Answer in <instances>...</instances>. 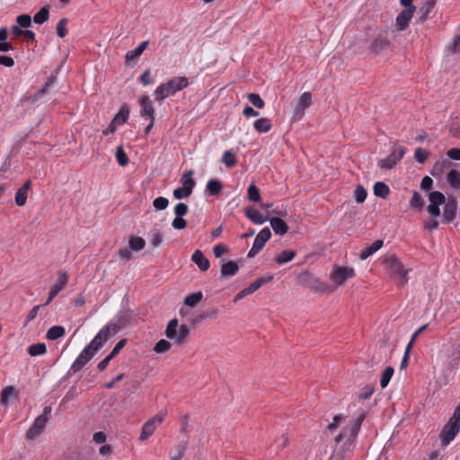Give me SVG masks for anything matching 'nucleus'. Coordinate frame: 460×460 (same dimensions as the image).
<instances>
[{"instance_id":"obj_60","label":"nucleus","mask_w":460,"mask_h":460,"mask_svg":"<svg viewBox=\"0 0 460 460\" xmlns=\"http://www.w3.org/2000/svg\"><path fill=\"white\" fill-rule=\"evenodd\" d=\"M202 313H203V316H205L206 320L207 319L213 320L218 316L219 310L217 307H210V308L204 310Z\"/></svg>"},{"instance_id":"obj_29","label":"nucleus","mask_w":460,"mask_h":460,"mask_svg":"<svg viewBox=\"0 0 460 460\" xmlns=\"http://www.w3.org/2000/svg\"><path fill=\"white\" fill-rule=\"evenodd\" d=\"M221 162L228 168L235 166L237 164L236 153L233 149L225 151Z\"/></svg>"},{"instance_id":"obj_13","label":"nucleus","mask_w":460,"mask_h":460,"mask_svg":"<svg viewBox=\"0 0 460 460\" xmlns=\"http://www.w3.org/2000/svg\"><path fill=\"white\" fill-rule=\"evenodd\" d=\"M390 40L388 39L387 31H381L371 41L369 49L375 55L379 54L381 51L388 48Z\"/></svg>"},{"instance_id":"obj_35","label":"nucleus","mask_w":460,"mask_h":460,"mask_svg":"<svg viewBox=\"0 0 460 460\" xmlns=\"http://www.w3.org/2000/svg\"><path fill=\"white\" fill-rule=\"evenodd\" d=\"M447 180L451 187L460 189V172L457 170H450L447 175Z\"/></svg>"},{"instance_id":"obj_24","label":"nucleus","mask_w":460,"mask_h":460,"mask_svg":"<svg viewBox=\"0 0 460 460\" xmlns=\"http://www.w3.org/2000/svg\"><path fill=\"white\" fill-rule=\"evenodd\" d=\"M148 45L149 41L146 40L141 42L135 49L128 51L125 57L126 62L129 63L131 61H135L136 59H137L142 55V53L146 49Z\"/></svg>"},{"instance_id":"obj_38","label":"nucleus","mask_w":460,"mask_h":460,"mask_svg":"<svg viewBox=\"0 0 460 460\" xmlns=\"http://www.w3.org/2000/svg\"><path fill=\"white\" fill-rule=\"evenodd\" d=\"M203 298L201 291L191 293L188 295L184 299V304L190 307L196 306Z\"/></svg>"},{"instance_id":"obj_57","label":"nucleus","mask_w":460,"mask_h":460,"mask_svg":"<svg viewBox=\"0 0 460 460\" xmlns=\"http://www.w3.org/2000/svg\"><path fill=\"white\" fill-rule=\"evenodd\" d=\"M191 193L187 188L179 187L173 190V197L177 199H181L188 198Z\"/></svg>"},{"instance_id":"obj_62","label":"nucleus","mask_w":460,"mask_h":460,"mask_svg":"<svg viewBox=\"0 0 460 460\" xmlns=\"http://www.w3.org/2000/svg\"><path fill=\"white\" fill-rule=\"evenodd\" d=\"M40 308V305H35V306H33V307L31 309V311L28 313L27 317H26V319H25V321H24V324H23L24 326H27V325H28V323H29L31 321H32V320H34V319L36 318V316H37V314H38V312H39Z\"/></svg>"},{"instance_id":"obj_12","label":"nucleus","mask_w":460,"mask_h":460,"mask_svg":"<svg viewBox=\"0 0 460 460\" xmlns=\"http://www.w3.org/2000/svg\"><path fill=\"white\" fill-rule=\"evenodd\" d=\"M270 236L271 232L270 228L264 227L261 229L253 241L252 247L248 252V257H254L264 247L265 243L270 238Z\"/></svg>"},{"instance_id":"obj_64","label":"nucleus","mask_w":460,"mask_h":460,"mask_svg":"<svg viewBox=\"0 0 460 460\" xmlns=\"http://www.w3.org/2000/svg\"><path fill=\"white\" fill-rule=\"evenodd\" d=\"M127 339H121L113 348L111 352L109 354L113 358L119 353V351L125 347Z\"/></svg>"},{"instance_id":"obj_52","label":"nucleus","mask_w":460,"mask_h":460,"mask_svg":"<svg viewBox=\"0 0 460 460\" xmlns=\"http://www.w3.org/2000/svg\"><path fill=\"white\" fill-rule=\"evenodd\" d=\"M367 196V190L361 185L357 186L354 191V197L358 203H362L366 200Z\"/></svg>"},{"instance_id":"obj_50","label":"nucleus","mask_w":460,"mask_h":460,"mask_svg":"<svg viewBox=\"0 0 460 460\" xmlns=\"http://www.w3.org/2000/svg\"><path fill=\"white\" fill-rule=\"evenodd\" d=\"M186 451V445L180 443L176 446L175 452L171 455V460H181Z\"/></svg>"},{"instance_id":"obj_58","label":"nucleus","mask_w":460,"mask_h":460,"mask_svg":"<svg viewBox=\"0 0 460 460\" xmlns=\"http://www.w3.org/2000/svg\"><path fill=\"white\" fill-rule=\"evenodd\" d=\"M449 162L446 159H443L442 162H438L431 170V174L433 176H438L440 173H442L444 166L448 165Z\"/></svg>"},{"instance_id":"obj_9","label":"nucleus","mask_w":460,"mask_h":460,"mask_svg":"<svg viewBox=\"0 0 460 460\" xmlns=\"http://www.w3.org/2000/svg\"><path fill=\"white\" fill-rule=\"evenodd\" d=\"M129 117V107L127 103H124L119 112L114 116L111 119L110 125L107 128L102 131L104 136L109 135L110 133H113L117 130L119 127L127 122Z\"/></svg>"},{"instance_id":"obj_11","label":"nucleus","mask_w":460,"mask_h":460,"mask_svg":"<svg viewBox=\"0 0 460 460\" xmlns=\"http://www.w3.org/2000/svg\"><path fill=\"white\" fill-rule=\"evenodd\" d=\"M164 419V413L159 412L155 417L148 420L142 427V432L140 434L139 439L144 441L151 437L157 426L160 425Z\"/></svg>"},{"instance_id":"obj_14","label":"nucleus","mask_w":460,"mask_h":460,"mask_svg":"<svg viewBox=\"0 0 460 460\" xmlns=\"http://www.w3.org/2000/svg\"><path fill=\"white\" fill-rule=\"evenodd\" d=\"M68 280V276L66 272H62L58 275L55 284L51 287L49 297L45 305H49L54 297L66 287Z\"/></svg>"},{"instance_id":"obj_45","label":"nucleus","mask_w":460,"mask_h":460,"mask_svg":"<svg viewBox=\"0 0 460 460\" xmlns=\"http://www.w3.org/2000/svg\"><path fill=\"white\" fill-rule=\"evenodd\" d=\"M117 162L120 166H126L128 164V158L127 154L125 153L122 146H119L115 154Z\"/></svg>"},{"instance_id":"obj_56","label":"nucleus","mask_w":460,"mask_h":460,"mask_svg":"<svg viewBox=\"0 0 460 460\" xmlns=\"http://www.w3.org/2000/svg\"><path fill=\"white\" fill-rule=\"evenodd\" d=\"M169 200L164 197H158L153 201V206L157 210H164L168 207Z\"/></svg>"},{"instance_id":"obj_18","label":"nucleus","mask_w":460,"mask_h":460,"mask_svg":"<svg viewBox=\"0 0 460 460\" xmlns=\"http://www.w3.org/2000/svg\"><path fill=\"white\" fill-rule=\"evenodd\" d=\"M413 9H404L396 17V27L398 31H404L413 15Z\"/></svg>"},{"instance_id":"obj_51","label":"nucleus","mask_w":460,"mask_h":460,"mask_svg":"<svg viewBox=\"0 0 460 460\" xmlns=\"http://www.w3.org/2000/svg\"><path fill=\"white\" fill-rule=\"evenodd\" d=\"M429 155V153L426 149L418 147L414 152V158L418 163L423 164L428 159Z\"/></svg>"},{"instance_id":"obj_46","label":"nucleus","mask_w":460,"mask_h":460,"mask_svg":"<svg viewBox=\"0 0 460 460\" xmlns=\"http://www.w3.org/2000/svg\"><path fill=\"white\" fill-rule=\"evenodd\" d=\"M247 195L249 199L252 202H258L261 200L260 190L254 184H251L248 187Z\"/></svg>"},{"instance_id":"obj_61","label":"nucleus","mask_w":460,"mask_h":460,"mask_svg":"<svg viewBox=\"0 0 460 460\" xmlns=\"http://www.w3.org/2000/svg\"><path fill=\"white\" fill-rule=\"evenodd\" d=\"M189 208L185 203H178L174 207V214L177 217H184L188 213Z\"/></svg>"},{"instance_id":"obj_39","label":"nucleus","mask_w":460,"mask_h":460,"mask_svg":"<svg viewBox=\"0 0 460 460\" xmlns=\"http://www.w3.org/2000/svg\"><path fill=\"white\" fill-rule=\"evenodd\" d=\"M254 128L259 132H267L271 128L270 120L267 118H261L254 121Z\"/></svg>"},{"instance_id":"obj_49","label":"nucleus","mask_w":460,"mask_h":460,"mask_svg":"<svg viewBox=\"0 0 460 460\" xmlns=\"http://www.w3.org/2000/svg\"><path fill=\"white\" fill-rule=\"evenodd\" d=\"M410 205L411 208H418V209H420L423 207V205H424L423 199L418 191H416V190L413 191L412 197L410 200Z\"/></svg>"},{"instance_id":"obj_40","label":"nucleus","mask_w":460,"mask_h":460,"mask_svg":"<svg viewBox=\"0 0 460 460\" xmlns=\"http://www.w3.org/2000/svg\"><path fill=\"white\" fill-rule=\"evenodd\" d=\"M296 256V252L292 250L282 251L277 257L276 262L278 264H284L292 261Z\"/></svg>"},{"instance_id":"obj_1","label":"nucleus","mask_w":460,"mask_h":460,"mask_svg":"<svg viewBox=\"0 0 460 460\" xmlns=\"http://www.w3.org/2000/svg\"><path fill=\"white\" fill-rule=\"evenodd\" d=\"M460 431V403L455 408L452 416L444 425L439 438L441 447H447Z\"/></svg>"},{"instance_id":"obj_10","label":"nucleus","mask_w":460,"mask_h":460,"mask_svg":"<svg viewBox=\"0 0 460 460\" xmlns=\"http://www.w3.org/2000/svg\"><path fill=\"white\" fill-rule=\"evenodd\" d=\"M96 353L87 345L71 365L68 375L75 374L81 370Z\"/></svg>"},{"instance_id":"obj_63","label":"nucleus","mask_w":460,"mask_h":460,"mask_svg":"<svg viewBox=\"0 0 460 460\" xmlns=\"http://www.w3.org/2000/svg\"><path fill=\"white\" fill-rule=\"evenodd\" d=\"M183 217H177L172 220V226L174 229L181 230L186 227V220L182 218Z\"/></svg>"},{"instance_id":"obj_59","label":"nucleus","mask_w":460,"mask_h":460,"mask_svg":"<svg viewBox=\"0 0 460 460\" xmlns=\"http://www.w3.org/2000/svg\"><path fill=\"white\" fill-rule=\"evenodd\" d=\"M411 343H408L406 348H405V351H404L403 357H402L401 364H400V368L401 369H404V368L407 367L408 363H409V359H410V351H411Z\"/></svg>"},{"instance_id":"obj_42","label":"nucleus","mask_w":460,"mask_h":460,"mask_svg":"<svg viewBox=\"0 0 460 460\" xmlns=\"http://www.w3.org/2000/svg\"><path fill=\"white\" fill-rule=\"evenodd\" d=\"M394 367H387L385 368V370L382 373L381 379H380V386L382 388H385L388 385L391 378L394 376Z\"/></svg>"},{"instance_id":"obj_28","label":"nucleus","mask_w":460,"mask_h":460,"mask_svg":"<svg viewBox=\"0 0 460 460\" xmlns=\"http://www.w3.org/2000/svg\"><path fill=\"white\" fill-rule=\"evenodd\" d=\"M435 5L436 0H428L424 3V4L419 10L420 20L421 22H425L428 19Z\"/></svg>"},{"instance_id":"obj_48","label":"nucleus","mask_w":460,"mask_h":460,"mask_svg":"<svg viewBox=\"0 0 460 460\" xmlns=\"http://www.w3.org/2000/svg\"><path fill=\"white\" fill-rule=\"evenodd\" d=\"M68 22V19L67 18H62L58 21V24H57V34L58 37L60 38H64L68 31L66 29V24Z\"/></svg>"},{"instance_id":"obj_54","label":"nucleus","mask_w":460,"mask_h":460,"mask_svg":"<svg viewBox=\"0 0 460 460\" xmlns=\"http://www.w3.org/2000/svg\"><path fill=\"white\" fill-rule=\"evenodd\" d=\"M17 23L22 28H29L31 25V17L29 14H21L16 18Z\"/></svg>"},{"instance_id":"obj_20","label":"nucleus","mask_w":460,"mask_h":460,"mask_svg":"<svg viewBox=\"0 0 460 460\" xmlns=\"http://www.w3.org/2000/svg\"><path fill=\"white\" fill-rule=\"evenodd\" d=\"M383 240H376L371 245L364 248L358 254V258L361 261L367 260L368 257L376 253L379 249L383 247Z\"/></svg>"},{"instance_id":"obj_8","label":"nucleus","mask_w":460,"mask_h":460,"mask_svg":"<svg viewBox=\"0 0 460 460\" xmlns=\"http://www.w3.org/2000/svg\"><path fill=\"white\" fill-rule=\"evenodd\" d=\"M355 276L353 268L335 265L330 273V279L338 286H342L345 282Z\"/></svg>"},{"instance_id":"obj_23","label":"nucleus","mask_w":460,"mask_h":460,"mask_svg":"<svg viewBox=\"0 0 460 460\" xmlns=\"http://www.w3.org/2000/svg\"><path fill=\"white\" fill-rule=\"evenodd\" d=\"M456 203L454 199L449 200L444 207L443 211V222L449 224L456 217Z\"/></svg>"},{"instance_id":"obj_5","label":"nucleus","mask_w":460,"mask_h":460,"mask_svg":"<svg viewBox=\"0 0 460 460\" xmlns=\"http://www.w3.org/2000/svg\"><path fill=\"white\" fill-rule=\"evenodd\" d=\"M119 332V326L114 324L104 325L88 344L93 352H97L106 341Z\"/></svg>"},{"instance_id":"obj_17","label":"nucleus","mask_w":460,"mask_h":460,"mask_svg":"<svg viewBox=\"0 0 460 460\" xmlns=\"http://www.w3.org/2000/svg\"><path fill=\"white\" fill-rule=\"evenodd\" d=\"M139 105L141 107L140 114L146 119L155 118V109L152 102L147 95H142L139 98Z\"/></svg>"},{"instance_id":"obj_25","label":"nucleus","mask_w":460,"mask_h":460,"mask_svg":"<svg viewBox=\"0 0 460 460\" xmlns=\"http://www.w3.org/2000/svg\"><path fill=\"white\" fill-rule=\"evenodd\" d=\"M270 224L276 234L283 235L288 230L287 223L279 217H271Z\"/></svg>"},{"instance_id":"obj_37","label":"nucleus","mask_w":460,"mask_h":460,"mask_svg":"<svg viewBox=\"0 0 460 460\" xmlns=\"http://www.w3.org/2000/svg\"><path fill=\"white\" fill-rule=\"evenodd\" d=\"M27 351L30 356L36 357L45 354L47 351V348L45 343L39 342L29 346Z\"/></svg>"},{"instance_id":"obj_33","label":"nucleus","mask_w":460,"mask_h":460,"mask_svg":"<svg viewBox=\"0 0 460 460\" xmlns=\"http://www.w3.org/2000/svg\"><path fill=\"white\" fill-rule=\"evenodd\" d=\"M49 18V6L45 5L36 13L33 16V22L37 24H42L47 22Z\"/></svg>"},{"instance_id":"obj_2","label":"nucleus","mask_w":460,"mask_h":460,"mask_svg":"<svg viewBox=\"0 0 460 460\" xmlns=\"http://www.w3.org/2000/svg\"><path fill=\"white\" fill-rule=\"evenodd\" d=\"M189 85L188 78L185 76H178L170 79L164 84H161L155 90V96L157 101H163L168 96L186 88Z\"/></svg>"},{"instance_id":"obj_27","label":"nucleus","mask_w":460,"mask_h":460,"mask_svg":"<svg viewBox=\"0 0 460 460\" xmlns=\"http://www.w3.org/2000/svg\"><path fill=\"white\" fill-rule=\"evenodd\" d=\"M17 392L15 388L12 385L4 387L0 394V403L2 406L7 407L9 404V400L13 396H16Z\"/></svg>"},{"instance_id":"obj_44","label":"nucleus","mask_w":460,"mask_h":460,"mask_svg":"<svg viewBox=\"0 0 460 460\" xmlns=\"http://www.w3.org/2000/svg\"><path fill=\"white\" fill-rule=\"evenodd\" d=\"M430 204L440 206L446 202V198L440 191H432L429 195Z\"/></svg>"},{"instance_id":"obj_31","label":"nucleus","mask_w":460,"mask_h":460,"mask_svg":"<svg viewBox=\"0 0 460 460\" xmlns=\"http://www.w3.org/2000/svg\"><path fill=\"white\" fill-rule=\"evenodd\" d=\"M65 335V328L59 325L50 327L46 334V338L50 341H55Z\"/></svg>"},{"instance_id":"obj_43","label":"nucleus","mask_w":460,"mask_h":460,"mask_svg":"<svg viewBox=\"0 0 460 460\" xmlns=\"http://www.w3.org/2000/svg\"><path fill=\"white\" fill-rule=\"evenodd\" d=\"M129 322V318L127 313H119L114 321L109 322L107 324H114L119 326V331L124 328Z\"/></svg>"},{"instance_id":"obj_47","label":"nucleus","mask_w":460,"mask_h":460,"mask_svg":"<svg viewBox=\"0 0 460 460\" xmlns=\"http://www.w3.org/2000/svg\"><path fill=\"white\" fill-rule=\"evenodd\" d=\"M247 99L254 107L258 109H262L265 106L264 101L258 93H249Z\"/></svg>"},{"instance_id":"obj_32","label":"nucleus","mask_w":460,"mask_h":460,"mask_svg":"<svg viewBox=\"0 0 460 460\" xmlns=\"http://www.w3.org/2000/svg\"><path fill=\"white\" fill-rule=\"evenodd\" d=\"M373 190L376 196L380 197L382 199H386L390 192L388 185L382 181L376 182Z\"/></svg>"},{"instance_id":"obj_3","label":"nucleus","mask_w":460,"mask_h":460,"mask_svg":"<svg viewBox=\"0 0 460 460\" xmlns=\"http://www.w3.org/2000/svg\"><path fill=\"white\" fill-rule=\"evenodd\" d=\"M386 273L394 279L404 285L408 281V270L404 269L401 261L395 256H390L384 261Z\"/></svg>"},{"instance_id":"obj_53","label":"nucleus","mask_w":460,"mask_h":460,"mask_svg":"<svg viewBox=\"0 0 460 460\" xmlns=\"http://www.w3.org/2000/svg\"><path fill=\"white\" fill-rule=\"evenodd\" d=\"M171 349V343L166 340H160L155 346L154 350L156 353H164Z\"/></svg>"},{"instance_id":"obj_6","label":"nucleus","mask_w":460,"mask_h":460,"mask_svg":"<svg viewBox=\"0 0 460 460\" xmlns=\"http://www.w3.org/2000/svg\"><path fill=\"white\" fill-rule=\"evenodd\" d=\"M385 153L387 155L378 159L377 166L381 169L391 170L401 161L405 151L402 146H391Z\"/></svg>"},{"instance_id":"obj_34","label":"nucleus","mask_w":460,"mask_h":460,"mask_svg":"<svg viewBox=\"0 0 460 460\" xmlns=\"http://www.w3.org/2000/svg\"><path fill=\"white\" fill-rule=\"evenodd\" d=\"M223 185L222 183L217 180V179H211L207 182L206 190L208 191L209 195L216 196L219 194V192L222 190Z\"/></svg>"},{"instance_id":"obj_30","label":"nucleus","mask_w":460,"mask_h":460,"mask_svg":"<svg viewBox=\"0 0 460 460\" xmlns=\"http://www.w3.org/2000/svg\"><path fill=\"white\" fill-rule=\"evenodd\" d=\"M192 174L193 172L191 170L185 172L180 180L182 185L181 187L187 188V190H189L190 192H192L193 188L195 187L196 184L194 179L192 178Z\"/></svg>"},{"instance_id":"obj_16","label":"nucleus","mask_w":460,"mask_h":460,"mask_svg":"<svg viewBox=\"0 0 460 460\" xmlns=\"http://www.w3.org/2000/svg\"><path fill=\"white\" fill-rule=\"evenodd\" d=\"M47 422L48 417L38 416L34 420L32 426L27 431V437L31 439H33L36 437H38L43 431Z\"/></svg>"},{"instance_id":"obj_21","label":"nucleus","mask_w":460,"mask_h":460,"mask_svg":"<svg viewBox=\"0 0 460 460\" xmlns=\"http://www.w3.org/2000/svg\"><path fill=\"white\" fill-rule=\"evenodd\" d=\"M244 214L249 220L256 225H262L267 221V217H263L256 208L252 207H247L244 209Z\"/></svg>"},{"instance_id":"obj_22","label":"nucleus","mask_w":460,"mask_h":460,"mask_svg":"<svg viewBox=\"0 0 460 460\" xmlns=\"http://www.w3.org/2000/svg\"><path fill=\"white\" fill-rule=\"evenodd\" d=\"M191 260L201 271L208 270L210 263L209 261L204 256L203 252L199 250H196L191 255Z\"/></svg>"},{"instance_id":"obj_19","label":"nucleus","mask_w":460,"mask_h":460,"mask_svg":"<svg viewBox=\"0 0 460 460\" xmlns=\"http://www.w3.org/2000/svg\"><path fill=\"white\" fill-rule=\"evenodd\" d=\"M31 187V181L28 180L17 190L15 193V203L17 206L22 207L25 205Z\"/></svg>"},{"instance_id":"obj_36","label":"nucleus","mask_w":460,"mask_h":460,"mask_svg":"<svg viewBox=\"0 0 460 460\" xmlns=\"http://www.w3.org/2000/svg\"><path fill=\"white\" fill-rule=\"evenodd\" d=\"M146 242L142 237L131 236L129 238L128 246L131 251L139 252L145 248Z\"/></svg>"},{"instance_id":"obj_15","label":"nucleus","mask_w":460,"mask_h":460,"mask_svg":"<svg viewBox=\"0 0 460 460\" xmlns=\"http://www.w3.org/2000/svg\"><path fill=\"white\" fill-rule=\"evenodd\" d=\"M299 280L304 285L308 288L315 290H323L325 288L324 283H323L318 278L314 277L309 272H304L299 276Z\"/></svg>"},{"instance_id":"obj_26","label":"nucleus","mask_w":460,"mask_h":460,"mask_svg":"<svg viewBox=\"0 0 460 460\" xmlns=\"http://www.w3.org/2000/svg\"><path fill=\"white\" fill-rule=\"evenodd\" d=\"M239 270L238 264L234 261H230L228 262H226L221 265V277L223 278H229L234 276Z\"/></svg>"},{"instance_id":"obj_7","label":"nucleus","mask_w":460,"mask_h":460,"mask_svg":"<svg viewBox=\"0 0 460 460\" xmlns=\"http://www.w3.org/2000/svg\"><path fill=\"white\" fill-rule=\"evenodd\" d=\"M190 329L187 325H181L179 327L178 320H171L166 327L165 334L166 337L174 340L178 343H181L189 336Z\"/></svg>"},{"instance_id":"obj_41","label":"nucleus","mask_w":460,"mask_h":460,"mask_svg":"<svg viewBox=\"0 0 460 460\" xmlns=\"http://www.w3.org/2000/svg\"><path fill=\"white\" fill-rule=\"evenodd\" d=\"M312 94L309 92H305L299 98L296 105V111H304L311 105Z\"/></svg>"},{"instance_id":"obj_55","label":"nucleus","mask_w":460,"mask_h":460,"mask_svg":"<svg viewBox=\"0 0 460 460\" xmlns=\"http://www.w3.org/2000/svg\"><path fill=\"white\" fill-rule=\"evenodd\" d=\"M162 242H163L162 234L158 230L153 231L152 234H151V240H150L151 246L153 248H156L161 245Z\"/></svg>"},{"instance_id":"obj_4","label":"nucleus","mask_w":460,"mask_h":460,"mask_svg":"<svg viewBox=\"0 0 460 460\" xmlns=\"http://www.w3.org/2000/svg\"><path fill=\"white\" fill-rule=\"evenodd\" d=\"M366 418V411H362L349 424V427L338 434L335 438V442L338 444L344 438L349 445H351L357 438L362 422Z\"/></svg>"}]
</instances>
